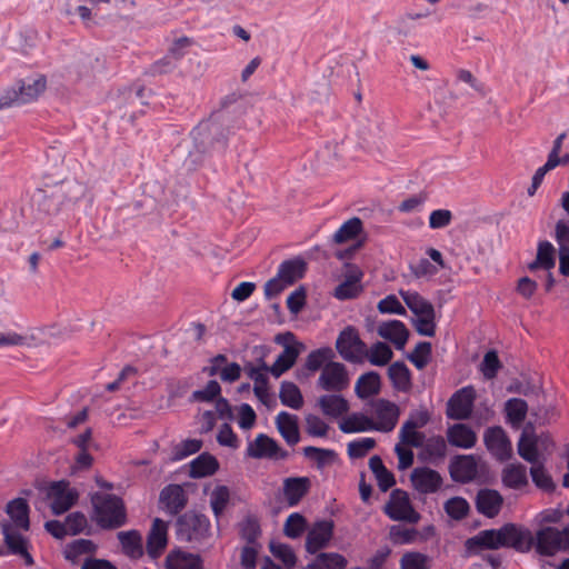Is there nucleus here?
I'll return each instance as SVG.
<instances>
[{
    "instance_id": "nucleus-27",
    "label": "nucleus",
    "mask_w": 569,
    "mask_h": 569,
    "mask_svg": "<svg viewBox=\"0 0 569 569\" xmlns=\"http://www.w3.org/2000/svg\"><path fill=\"white\" fill-rule=\"evenodd\" d=\"M244 370L248 377L254 381L253 392L258 400L270 408L276 405V400L269 393V378L267 373L259 372L258 369H253V365L251 362H247L244 365Z\"/></svg>"
},
{
    "instance_id": "nucleus-15",
    "label": "nucleus",
    "mask_w": 569,
    "mask_h": 569,
    "mask_svg": "<svg viewBox=\"0 0 569 569\" xmlns=\"http://www.w3.org/2000/svg\"><path fill=\"white\" fill-rule=\"evenodd\" d=\"M448 469L455 482L469 483L477 478L478 462L473 455H457L450 460Z\"/></svg>"
},
{
    "instance_id": "nucleus-30",
    "label": "nucleus",
    "mask_w": 569,
    "mask_h": 569,
    "mask_svg": "<svg viewBox=\"0 0 569 569\" xmlns=\"http://www.w3.org/2000/svg\"><path fill=\"white\" fill-rule=\"evenodd\" d=\"M307 271V262L301 257H296L282 261L279 264L277 274L288 286H292L305 277Z\"/></svg>"
},
{
    "instance_id": "nucleus-47",
    "label": "nucleus",
    "mask_w": 569,
    "mask_h": 569,
    "mask_svg": "<svg viewBox=\"0 0 569 569\" xmlns=\"http://www.w3.org/2000/svg\"><path fill=\"white\" fill-rule=\"evenodd\" d=\"M335 352L330 347H321L312 350L307 359L305 367L311 372H316L325 367L326 363L332 361Z\"/></svg>"
},
{
    "instance_id": "nucleus-20",
    "label": "nucleus",
    "mask_w": 569,
    "mask_h": 569,
    "mask_svg": "<svg viewBox=\"0 0 569 569\" xmlns=\"http://www.w3.org/2000/svg\"><path fill=\"white\" fill-rule=\"evenodd\" d=\"M533 547L540 556L552 557L562 551L560 530L555 527H543L533 536Z\"/></svg>"
},
{
    "instance_id": "nucleus-9",
    "label": "nucleus",
    "mask_w": 569,
    "mask_h": 569,
    "mask_svg": "<svg viewBox=\"0 0 569 569\" xmlns=\"http://www.w3.org/2000/svg\"><path fill=\"white\" fill-rule=\"evenodd\" d=\"M3 543L6 550L3 555H13L20 557L27 567L34 565V559L29 552L30 541L27 537L19 532L18 528H14L10 523L2 525Z\"/></svg>"
},
{
    "instance_id": "nucleus-31",
    "label": "nucleus",
    "mask_w": 569,
    "mask_h": 569,
    "mask_svg": "<svg viewBox=\"0 0 569 569\" xmlns=\"http://www.w3.org/2000/svg\"><path fill=\"white\" fill-rule=\"evenodd\" d=\"M448 442L457 448L470 449L476 445V432L465 423H455L447 430Z\"/></svg>"
},
{
    "instance_id": "nucleus-26",
    "label": "nucleus",
    "mask_w": 569,
    "mask_h": 569,
    "mask_svg": "<svg viewBox=\"0 0 569 569\" xmlns=\"http://www.w3.org/2000/svg\"><path fill=\"white\" fill-rule=\"evenodd\" d=\"M308 477H289L283 480V496L289 507H296L310 490Z\"/></svg>"
},
{
    "instance_id": "nucleus-16",
    "label": "nucleus",
    "mask_w": 569,
    "mask_h": 569,
    "mask_svg": "<svg viewBox=\"0 0 569 569\" xmlns=\"http://www.w3.org/2000/svg\"><path fill=\"white\" fill-rule=\"evenodd\" d=\"M335 522L332 520H318L313 523L306 537L307 552L315 555L326 548L333 536Z\"/></svg>"
},
{
    "instance_id": "nucleus-57",
    "label": "nucleus",
    "mask_w": 569,
    "mask_h": 569,
    "mask_svg": "<svg viewBox=\"0 0 569 569\" xmlns=\"http://www.w3.org/2000/svg\"><path fill=\"white\" fill-rule=\"evenodd\" d=\"M221 395V386L217 380H209L204 388L194 390L191 400L197 402H212Z\"/></svg>"
},
{
    "instance_id": "nucleus-32",
    "label": "nucleus",
    "mask_w": 569,
    "mask_h": 569,
    "mask_svg": "<svg viewBox=\"0 0 569 569\" xmlns=\"http://www.w3.org/2000/svg\"><path fill=\"white\" fill-rule=\"evenodd\" d=\"M6 512L13 521L16 528L30 529V508L24 498H14L7 503Z\"/></svg>"
},
{
    "instance_id": "nucleus-36",
    "label": "nucleus",
    "mask_w": 569,
    "mask_h": 569,
    "mask_svg": "<svg viewBox=\"0 0 569 569\" xmlns=\"http://www.w3.org/2000/svg\"><path fill=\"white\" fill-rule=\"evenodd\" d=\"M447 451L445 439L441 436H435L425 441L419 457L432 465H438L446 458Z\"/></svg>"
},
{
    "instance_id": "nucleus-8",
    "label": "nucleus",
    "mask_w": 569,
    "mask_h": 569,
    "mask_svg": "<svg viewBox=\"0 0 569 569\" xmlns=\"http://www.w3.org/2000/svg\"><path fill=\"white\" fill-rule=\"evenodd\" d=\"M385 513L395 521L417 523L420 515L413 509L407 492L395 489L383 508Z\"/></svg>"
},
{
    "instance_id": "nucleus-48",
    "label": "nucleus",
    "mask_w": 569,
    "mask_h": 569,
    "mask_svg": "<svg viewBox=\"0 0 569 569\" xmlns=\"http://www.w3.org/2000/svg\"><path fill=\"white\" fill-rule=\"evenodd\" d=\"M362 231V221L358 217H353L347 220L341 227L335 232L332 240L336 243H343L346 241L357 238Z\"/></svg>"
},
{
    "instance_id": "nucleus-25",
    "label": "nucleus",
    "mask_w": 569,
    "mask_h": 569,
    "mask_svg": "<svg viewBox=\"0 0 569 569\" xmlns=\"http://www.w3.org/2000/svg\"><path fill=\"white\" fill-rule=\"evenodd\" d=\"M159 500L171 516L178 515L188 502L186 492L180 485L166 486L160 491Z\"/></svg>"
},
{
    "instance_id": "nucleus-38",
    "label": "nucleus",
    "mask_w": 569,
    "mask_h": 569,
    "mask_svg": "<svg viewBox=\"0 0 569 569\" xmlns=\"http://www.w3.org/2000/svg\"><path fill=\"white\" fill-rule=\"evenodd\" d=\"M501 481L505 487L519 490L528 485L527 468L521 463H511L503 468Z\"/></svg>"
},
{
    "instance_id": "nucleus-14",
    "label": "nucleus",
    "mask_w": 569,
    "mask_h": 569,
    "mask_svg": "<svg viewBox=\"0 0 569 569\" xmlns=\"http://www.w3.org/2000/svg\"><path fill=\"white\" fill-rule=\"evenodd\" d=\"M487 450L499 461H507L511 458L512 447L505 430L499 427H490L483 436Z\"/></svg>"
},
{
    "instance_id": "nucleus-64",
    "label": "nucleus",
    "mask_w": 569,
    "mask_h": 569,
    "mask_svg": "<svg viewBox=\"0 0 569 569\" xmlns=\"http://www.w3.org/2000/svg\"><path fill=\"white\" fill-rule=\"evenodd\" d=\"M375 446L376 440L373 438L355 440L348 443V455L351 459H359L365 457Z\"/></svg>"
},
{
    "instance_id": "nucleus-39",
    "label": "nucleus",
    "mask_w": 569,
    "mask_h": 569,
    "mask_svg": "<svg viewBox=\"0 0 569 569\" xmlns=\"http://www.w3.org/2000/svg\"><path fill=\"white\" fill-rule=\"evenodd\" d=\"M388 376L396 390L407 392L411 388V372L405 362L391 363L388 368Z\"/></svg>"
},
{
    "instance_id": "nucleus-29",
    "label": "nucleus",
    "mask_w": 569,
    "mask_h": 569,
    "mask_svg": "<svg viewBox=\"0 0 569 569\" xmlns=\"http://www.w3.org/2000/svg\"><path fill=\"white\" fill-rule=\"evenodd\" d=\"M276 426L289 446H295L300 440L298 417L287 411H280L276 417Z\"/></svg>"
},
{
    "instance_id": "nucleus-40",
    "label": "nucleus",
    "mask_w": 569,
    "mask_h": 569,
    "mask_svg": "<svg viewBox=\"0 0 569 569\" xmlns=\"http://www.w3.org/2000/svg\"><path fill=\"white\" fill-rule=\"evenodd\" d=\"M506 421L513 428H519L528 413V403L521 398H510L505 403Z\"/></svg>"
},
{
    "instance_id": "nucleus-53",
    "label": "nucleus",
    "mask_w": 569,
    "mask_h": 569,
    "mask_svg": "<svg viewBox=\"0 0 569 569\" xmlns=\"http://www.w3.org/2000/svg\"><path fill=\"white\" fill-rule=\"evenodd\" d=\"M97 546L92 540L89 539H77L70 542L66 550L64 557L68 560L74 561L78 557L87 553H93Z\"/></svg>"
},
{
    "instance_id": "nucleus-58",
    "label": "nucleus",
    "mask_w": 569,
    "mask_h": 569,
    "mask_svg": "<svg viewBox=\"0 0 569 569\" xmlns=\"http://www.w3.org/2000/svg\"><path fill=\"white\" fill-rule=\"evenodd\" d=\"M269 549H270L271 553L276 558L281 560V562L287 568L290 569V568L295 567V565L297 562V557L290 546H288L286 543H281V542L271 541L269 543Z\"/></svg>"
},
{
    "instance_id": "nucleus-17",
    "label": "nucleus",
    "mask_w": 569,
    "mask_h": 569,
    "mask_svg": "<svg viewBox=\"0 0 569 569\" xmlns=\"http://www.w3.org/2000/svg\"><path fill=\"white\" fill-rule=\"evenodd\" d=\"M246 453L253 459H286L288 457V452L282 450L274 439L264 433H259L253 441L248 443Z\"/></svg>"
},
{
    "instance_id": "nucleus-60",
    "label": "nucleus",
    "mask_w": 569,
    "mask_h": 569,
    "mask_svg": "<svg viewBox=\"0 0 569 569\" xmlns=\"http://www.w3.org/2000/svg\"><path fill=\"white\" fill-rule=\"evenodd\" d=\"M501 362L496 350H489L485 353L480 370L486 379H493L497 377Z\"/></svg>"
},
{
    "instance_id": "nucleus-42",
    "label": "nucleus",
    "mask_w": 569,
    "mask_h": 569,
    "mask_svg": "<svg viewBox=\"0 0 569 569\" xmlns=\"http://www.w3.org/2000/svg\"><path fill=\"white\" fill-rule=\"evenodd\" d=\"M279 399L281 403L295 410L303 406V397L299 387L291 381H282L280 385Z\"/></svg>"
},
{
    "instance_id": "nucleus-24",
    "label": "nucleus",
    "mask_w": 569,
    "mask_h": 569,
    "mask_svg": "<svg viewBox=\"0 0 569 569\" xmlns=\"http://www.w3.org/2000/svg\"><path fill=\"white\" fill-rule=\"evenodd\" d=\"M378 335L392 342L398 350H402L409 338V330L400 320L383 321L379 325Z\"/></svg>"
},
{
    "instance_id": "nucleus-12",
    "label": "nucleus",
    "mask_w": 569,
    "mask_h": 569,
    "mask_svg": "<svg viewBox=\"0 0 569 569\" xmlns=\"http://www.w3.org/2000/svg\"><path fill=\"white\" fill-rule=\"evenodd\" d=\"M476 399L472 386L457 390L448 400L446 415L449 419L467 420L470 418Z\"/></svg>"
},
{
    "instance_id": "nucleus-41",
    "label": "nucleus",
    "mask_w": 569,
    "mask_h": 569,
    "mask_svg": "<svg viewBox=\"0 0 569 569\" xmlns=\"http://www.w3.org/2000/svg\"><path fill=\"white\" fill-rule=\"evenodd\" d=\"M375 428L373 420L360 412L351 413L339 425V429L343 433L375 431Z\"/></svg>"
},
{
    "instance_id": "nucleus-52",
    "label": "nucleus",
    "mask_w": 569,
    "mask_h": 569,
    "mask_svg": "<svg viewBox=\"0 0 569 569\" xmlns=\"http://www.w3.org/2000/svg\"><path fill=\"white\" fill-rule=\"evenodd\" d=\"M530 475L532 478V482L537 488L545 492H553L556 489V485L552 480V477L545 469V467L540 465H533L530 468Z\"/></svg>"
},
{
    "instance_id": "nucleus-43",
    "label": "nucleus",
    "mask_w": 569,
    "mask_h": 569,
    "mask_svg": "<svg viewBox=\"0 0 569 569\" xmlns=\"http://www.w3.org/2000/svg\"><path fill=\"white\" fill-rule=\"evenodd\" d=\"M399 293L402 300L405 301L406 306L416 316L426 315L435 309L432 303L426 300L417 291L400 290Z\"/></svg>"
},
{
    "instance_id": "nucleus-44",
    "label": "nucleus",
    "mask_w": 569,
    "mask_h": 569,
    "mask_svg": "<svg viewBox=\"0 0 569 569\" xmlns=\"http://www.w3.org/2000/svg\"><path fill=\"white\" fill-rule=\"evenodd\" d=\"M347 563L346 557L338 552H320L308 566H313V569H346Z\"/></svg>"
},
{
    "instance_id": "nucleus-63",
    "label": "nucleus",
    "mask_w": 569,
    "mask_h": 569,
    "mask_svg": "<svg viewBox=\"0 0 569 569\" xmlns=\"http://www.w3.org/2000/svg\"><path fill=\"white\" fill-rule=\"evenodd\" d=\"M429 559L420 552H406L400 560L401 569H430Z\"/></svg>"
},
{
    "instance_id": "nucleus-59",
    "label": "nucleus",
    "mask_w": 569,
    "mask_h": 569,
    "mask_svg": "<svg viewBox=\"0 0 569 569\" xmlns=\"http://www.w3.org/2000/svg\"><path fill=\"white\" fill-rule=\"evenodd\" d=\"M303 455L309 459H313L318 468L329 465L337 456L336 451L332 449H323L313 446L305 447Z\"/></svg>"
},
{
    "instance_id": "nucleus-55",
    "label": "nucleus",
    "mask_w": 569,
    "mask_h": 569,
    "mask_svg": "<svg viewBox=\"0 0 569 569\" xmlns=\"http://www.w3.org/2000/svg\"><path fill=\"white\" fill-rule=\"evenodd\" d=\"M536 258L542 269L550 271L556 266V249L553 244L548 240L539 241Z\"/></svg>"
},
{
    "instance_id": "nucleus-23",
    "label": "nucleus",
    "mask_w": 569,
    "mask_h": 569,
    "mask_svg": "<svg viewBox=\"0 0 569 569\" xmlns=\"http://www.w3.org/2000/svg\"><path fill=\"white\" fill-rule=\"evenodd\" d=\"M465 547L469 553H473L478 549L496 550L503 547L501 528L480 531L478 535L468 538Z\"/></svg>"
},
{
    "instance_id": "nucleus-13",
    "label": "nucleus",
    "mask_w": 569,
    "mask_h": 569,
    "mask_svg": "<svg viewBox=\"0 0 569 569\" xmlns=\"http://www.w3.org/2000/svg\"><path fill=\"white\" fill-rule=\"evenodd\" d=\"M503 547L518 552H528L533 548L535 538L528 528L516 523H505L501 527Z\"/></svg>"
},
{
    "instance_id": "nucleus-19",
    "label": "nucleus",
    "mask_w": 569,
    "mask_h": 569,
    "mask_svg": "<svg viewBox=\"0 0 569 569\" xmlns=\"http://www.w3.org/2000/svg\"><path fill=\"white\" fill-rule=\"evenodd\" d=\"M410 481L413 488L423 495L437 492L443 482L441 475L429 467H417L411 471Z\"/></svg>"
},
{
    "instance_id": "nucleus-50",
    "label": "nucleus",
    "mask_w": 569,
    "mask_h": 569,
    "mask_svg": "<svg viewBox=\"0 0 569 569\" xmlns=\"http://www.w3.org/2000/svg\"><path fill=\"white\" fill-rule=\"evenodd\" d=\"M239 535L247 545H258V538L261 536V527L256 517L248 516L241 523Z\"/></svg>"
},
{
    "instance_id": "nucleus-33",
    "label": "nucleus",
    "mask_w": 569,
    "mask_h": 569,
    "mask_svg": "<svg viewBox=\"0 0 569 569\" xmlns=\"http://www.w3.org/2000/svg\"><path fill=\"white\" fill-rule=\"evenodd\" d=\"M218 469V459L209 452H203L190 462L189 476L193 479H200L214 475Z\"/></svg>"
},
{
    "instance_id": "nucleus-54",
    "label": "nucleus",
    "mask_w": 569,
    "mask_h": 569,
    "mask_svg": "<svg viewBox=\"0 0 569 569\" xmlns=\"http://www.w3.org/2000/svg\"><path fill=\"white\" fill-rule=\"evenodd\" d=\"M443 508L450 518L458 521L466 518L470 511L469 502L462 497H452L448 499L445 502Z\"/></svg>"
},
{
    "instance_id": "nucleus-11",
    "label": "nucleus",
    "mask_w": 569,
    "mask_h": 569,
    "mask_svg": "<svg viewBox=\"0 0 569 569\" xmlns=\"http://www.w3.org/2000/svg\"><path fill=\"white\" fill-rule=\"evenodd\" d=\"M47 497L51 500L50 508L53 515L60 516L67 512L78 500L76 489L69 488L67 480L53 481L47 490Z\"/></svg>"
},
{
    "instance_id": "nucleus-45",
    "label": "nucleus",
    "mask_w": 569,
    "mask_h": 569,
    "mask_svg": "<svg viewBox=\"0 0 569 569\" xmlns=\"http://www.w3.org/2000/svg\"><path fill=\"white\" fill-rule=\"evenodd\" d=\"M518 453L523 460L532 465L538 461L539 453L537 448V438L533 433L529 435L527 429L522 431L518 441Z\"/></svg>"
},
{
    "instance_id": "nucleus-28",
    "label": "nucleus",
    "mask_w": 569,
    "mask_h": 569,
    "mask_svg": "<svg viewBox=\"0 0 569 569\" xmlns=\"http://www.w3.org/2000/svg\"><path fill=\"white\" fill-rule=\"evenodd\" d=\"M167 569H204L203 560L200 555L172 550L166 558Z\"/></svg>"
},
{
    "instance_id": "nucleus-56",
    "label": "nucleus",
    "mask_w": 569,
    "mask_h": 569,
    "mask_svg": "<svg viewBox=\"0 0 569 569\" xmlns=\"http://www.w3.org/2000/svg\"><path fill=\"white\" fill-rule=\"evenodd\" d=\"M306 528V518L299 512H293L287 518L283 526V532L288 538L297 539L302 535Z\"/></svg>"
},
{
    "instance_id": "nucleus-4",
    "label": "nucleus",
    "mask_w": 569,
    "mask_h": 569,
    "mask_svg": "<svg viewBox=\"0 0 569 569\" xmlns=\"http://www.w3.org/2000/svg\"><path fill=\"white\" fill-rule=\"evenodd\" d=\"M211 536L210 519L196 511H186L176 520V537L179 541L192 546L204 543Z\"/></svg>"
},
{
    "instance_id": "nucleus-2",
    "label": "nucleus",
    "mask_w": 569,
    "mask_h": 569,
    "mask_svg": "<svg viewBox=\"0 0 569 569\" xmlns=\"http://www.w3.org/2000/svg\"><path fill=\"white\" fill-rule=\"evenodd\" d=\"M86 192V187L76 179H64L53 186L38 189L32 196V203L39 213L56 216L64 208H70Z\"/></svg>"
},
{
    "instance_id": "nucleus-35",
    "label": "nucleus",
    "mask_w": 569,
    "mask_h": 569,
    "mask_svg": "<svg viewBox=\"0 0 569 569\" xmlns=\"http://www.w3.org/2000/svg\"><path fill=\"white\" fill-rule=\"evenodd\" d=\"M117 538L126 556L131 559H139L143 556L142 537L138 530L120 531Z\"/></svg>"
},
{
    "instance_id": "nucleus-62",
    "label": "nucleus",
    "mask_w": 569,
    "mask_h": 569,
    "mask_svg": "<svg viewBox=\"0 0 569 569\" xmlns=\"http://www.w3.org/2000/svg\"><path fill=\"white\" fill-rule=\"evenodd\" d=\"M435 318V309L426 315L418 316V318L413 320L416 331L420 336L433 337L436 335Z\"/></svg>"
},
{
    "instance_id": "nucleus-5",
    "label": "nucleus",
    "mask_w": 569,
    "mask_h": 569,
    "mask_svg": "<svg viewBox=\"0 0 569 569\" xmlns=\"http://www.w3.org/2000/svg\"><path fill=\"white\" fill-rule=\"evenodd\" d=\"M274 342L277 345L283 346L282 352L270 366L271 375L274 378H279L295 366L298 357L306 349V346L302 342L296 340V336L290 331L278 333L274 337Z\"/></svg>"
},
{
    "instance_id": "nucleus-37",
    "label": "nucleus",
    "mask_w": 569,
    "mask_h": 569,
    "mask_svg": "<svg viewBox=\"0 0 569 569\" xmlns=\"http://www.w3.org/2000/svg\"><path fill=\"white\" fill-rule=\"evenodd\" d=\"M381 379L377 371H368L361 375L355 386V392L358 398L367 399L380 392Z\"/></svg>"
},
{
    "instance_id": "nucleus-21",
    "label": "nucleus",
    "mask_w": 569,
    "mask_h": 569,
    "mask_svg": "<svg viewBox=\"0 0 569 569\" xmlns=\"http://www.w3.org/2000/svg\"><path fill=\"white\" fill-rule=\"evenodd\" d=\"M475 505L479 513L491 519L499 515L503 505V497L498 490L483 488L477 492Z\"/></svg>"
},
{
    "instance_id": "nucleus-7",
    "label": "nucleus",
    "mask_w": 569,
    "mask_h": 569,
    "mask_svg": "<svg viewBox=\"0 0 569 569\" xmlns=\"http://www.w3.org/2000/svg\"><path fill=\"white\" fill-rule=\"evenodd\" d=\"M336 349L343 360L352 363L361 362L367 355V345L353 326H347L340 331L336 340Z\"/></svg>"
},
{
    "instance_id": "nucleus-49",
    "label": "nucleus",
    "mask_w": 569,
    "mask_h": 569,
    "mask_svg": "<svg viewBox=\"0 0 569 569\" xmlns=\"http://www.w3.org/2000/svg\"><path fill=\"white\" fill-rule=\"evenodd\" d=\"M365 356L368 357L371 365L382 367L392 359L393 352L386 342L377 341Z\"/></svg>"
},
{
    "instance_id": "nucleus-10",
    "label": "nucleus",
    "mask_w": 569,
    "mask_h": 569,
    "mask_svg": "<svg viewBox=\"0 0 569 569\" xmlns=\"http://www.w3.org/2000/svg\"><path fill=\"white\" fill-rule=\"evenodd\" d=\"M349 382L346 366L341 362L330 361L322 368L317 386L326 391L341 392L348 388Z\"/></svg>"
},
{
    "instance_id": "nucleus-51",
    "label": "nucleus",
    "mask_w": 569,
    "mask_h": 569,
    "mask_svg": "<svg viewBox=\"0 0 569 569\" xmlns=\"http://www.w3.org/2000/svg\"><path fill=\"white\" fill-rule=\"evenodd\" d=\"M432 345L429 341H420L416 345L413 351L407 356L413 366L421 370L427 367L431 359Z\"/></svg>"
},
{
    "instance_id": "nucleus-22",
    "label": "nucleus",
    "mask_w": 569,
    "mask_h": 569,
    "mask_svg": "<svg viewBox=\"0 0 569 569\" xmlns=\"http://www.w3.org/2000/svg\"><path fill=\"white\" fill-rule=\"evenodd\" d=\"M168 545V523L156 518L147 537V553L151 559L160 557Z\"/></svg>"
},
{
    "instance_id": "nucleus-61",
    "label": "nucleus",
    "mask_w": 569,
    "mask_h": 569,
    "mask_svg": "<svg viewBox=\"0 0 569 569\" xmlns=\"http://www.w3.org/2000/svg\"><path fill=\"white\" fill-rule=\"evenodd\" d=\"M229 498L230 492L226 486H218L212 491L210 497V506L216 517H219L223 512L227 503L229 502Z\"/></svg>"
},
{
    "instance_id": "nucleus-34",
    "label": "nucleus",
    "mask_w": 569,
    "mask_h": 569,
    "mask_svg": "<svg viewBox=\"0 0 569 569\" xmlns=\"http://www.w3.org/2000/svg\"><path fill=\"white\" fill-rule=\"evenodd\" d=\"M318 406L322 413L329 417H340L349 411L348 400L339 392L323 395L318 399Z\"/></svg>"
},
{
    "instance_id": "nucleus-1",
    "label": "nucleus",
    "mask_w": 569,
    "mask_h": 569,
    "mask_svg": "<svg viewBox=\"0 0 569 569\" xmlns=\"http://www.w3.org/2000/svg\"><path fill=\"white\" fill-rule=\"evenodd\" d=\"M228 133L224 120L210 118L201 121L191 131L193 148L189 151L186 164L190 169H197L208 159L222 156L227 149Z\"/></svg>"
},
{
    "instance_id": "nucleus-3",
    "label": "nucleus",
    "mask_w": 569,
    "mask_h": 569,
    "mask_svg": "<svg viewBox=\"0 0 569 569\" xmlns=\"http://www.w3.org/2000/svg\"><path fill=\"white\" fill-rule=\"evenodd\" d=\"M94 519L104 530L118 529L127 523V510L122 498L113 493L94 492L91 496Z\"/></svg>"
},
{
    "instance_id": "nucleus-18",
    "label": "nucleus",
    "mask_w": 569,
    "mask_h": 569,
    "mask_svg": "<svg viewBox=\"0 0 569 569\" xmlns=\"http://www.w3.org/2000/svg\"><path fill=\"white\" fill-rule=\"evenodd\" d=\"M375 415L378 421H373L375 431L390 432L397 426L400 409L399 407L387 399H377L373 403Z\"/></svg>"
},
{
    "instance_id": "nucleus-6",
    "label": "nucleus",
    "mask_w": 569,
    "mask_h": 569,
    "mask_svg": "<svg viewBox=\"0 0 569 569\" xmlns=\"http://www.w3.org/2000/svg\"><path fill=\"white\" fill-rule=\"evenodd\" d=\"M46 89V79H27L18 82L0 96V110L31 102Z\"/></svg>"
},
{
    "instance_id": "nucleus-46",
    "label": "nucleus",
    "mask_w": 569,
    "mask_h": 569,
    "mask_svg": "<svg viewBox=\"0 0 569 569\" xmlns=\"http://www.w3.org/2000/svg\"><path fill=\"white\" fill-rule=\"evenodd\" d=\"M203 441L201 439H186L174 445L171 450L169 462H177L186 459L187 457L199 452L202 448Z\"/></svg>"
}]
</instances>
